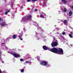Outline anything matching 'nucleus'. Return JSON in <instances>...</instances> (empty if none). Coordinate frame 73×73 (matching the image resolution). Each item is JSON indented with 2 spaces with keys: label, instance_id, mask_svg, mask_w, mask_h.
Masks as SVG:
<instances>
[{
  "label": "nucleus",
  "instance_id": "nucleus-39",
  "mask_svg": "<svg viewBox=\"0 0 73 73\" xmlns=\"http://www.w3.org/2000/svg\"><path fill=\"white\" fill-rule=\"evenodd\" d=\"M37 28H38V29H40V27H37Z\"/></svg>",
  "mask_w": 73,
  "mask_h": 73
},
{
  "label": "nucleus",
  "instance_id": "nucleus-1",
  "mask_svg": "<svg viewBox=\"0 0 73 73\" xmlns=\"http://www.w3.org/2000/svg\"><path fill=\"white\" fill-rule=\"evenodd\" d=\"M50 50L51 52H53L55 53H57V54L58 53V50L55 47H54V48H52V49L50 48Z\"/></svg>",
  "mask_w": 73,
  "mask_h": 73
},
{
  "label": "nucleus",
  "instance_id": "nucleus-24",
  "mask_svg": "<svg viewBox=\"0 0 73 73\" xmlns=\"http://www.w3.org/2000/svg\"><path fill=\"white\" fill-rule=\"evenodd\" d=\"M3 73H7L6 72V71L4 70L3 71Z\"/></svg>",
  "mask_w": 73,
  "mask_h": 73
},
{
  "label": "nucleus",
  "instance_id": "nucleus-31",
  "mask_svg": "<svg viewBox=\"0 0 73 73\" xmlns=\"http://www.w3.org/2000/svg\"><path fill=\"white\" fill-rule=\"evenodd\" d=\"M31 1V0H28L27 1V2H29Z\"/></svg>",
  "mask_w": 73,
  "mask_h": 73
},
{
  "label": "nucleus",
  "instance_id": "nucleus-14",
  "mask_svg": "<svg viewBox=\"0 0 73 73\" xmlns=\"http://www.w3.org/2000/svg\"><path fill=\"white\" fill-rule=\"evenodd\" d=\"M26 19H25V18H22L23 20L21 21H27V20H26Z\"/></svg>",
  "mask_w": 73,
  "mask_h": 73
},
{
  "label": "nucleus",
  "instance_id": "nucleus-5",
  "mask_svg": "<svg viewBox=\"0 0 73 73\" xmlns=\"http://www.w3.org/2000/svg\"><path fill=\"white\" fill-rule=\"evenodd\" d=\"M40 64L42 65H44V66H46L47 65V63L46 62V61H43L40 62Z\"/></svg>",
  "mask_w": 73,
  "mask_h": 73
},
{
  "label": "nucleus",
  "instance_id": "nucleus-38",
  "mask_svg": "<svg viewBox=\"0 0 73 73\" xmlns=\"http://www.w3.org/2000/svg\"><path fill=\"white\" fill-rule=\"evenodd\" d=\"M34 23L35 24H37V22H35Z\"/></svg>",
  "mask_w": 73,
  "mask_h": 73
},
{
  "label": "nucleus",
  "instance_id": "nucleus-43",
  "mask_svg": "<svg viewBox=\"0 0 73 73\" xmlns=\"http://www.w3.org/2000/svg\"><path fill=\"white\" fill-rule=\"evenodd\" d=\"M1 62L3 63H4V62H3V61H2Z\"/></svg>",
  "mask_w": 73,
  "mask_h": 73
},
{
  "label": "nucleus",
  "instance_id": "nucleus-49",
  "mask_svg": "<svg viewBox=\"0 0 73 73\" xmlns=\"http://www.w3.org/2000/svg\"><path fill=\"white\" fill-rule=\"evenodd\" d=\"M64 31H65V29H64Z\"/></svg>",
  "mask_w": 73,
  "mask_h": 73
},
{
  "label": "nucleus",
  "instance_id": "nucleus-16",
  "mask_svg": "<svg viewBox=\"0 0 73 73\" xmlns=\"http://www.w3.org/2000/svg\"><path fill=\"white\" fill-rule=\"evenodd\" d=\"M13 38H14V39L16 38V35H13Z\"/></svg>",
  "mask_w": 73,
  "mask_h": 73
},
{
  "label": "nucleus",
  "instance_id": "nucleus-7",
  "mask_svg": "<svg viewBox=\"0 0 73 73\" xmlns=\"http://www.w3.org/2000/svg\"><path fill=\"white\" fill-rule=\"evenodd\" d=\"M40 17L42 18H46V14L44 13H43L40 16Z\"/></svg>",
  "mask_w": 73,
  "mask_h": 73
},
{
  "label": "nucleus",
  "instance_id": "nucleus-2",
  "mask_svg": "<svg viewBox=\"0 0 73 73\" xmlns=\"http://www.w3.org/2000/svg\"><path fill=\"white\" fill-rule=\"evenodd\" d=\"M8 53H10V54H12V55H13L14 56V57H16V58L17 57H20V55L19 54L13 53L12 52H8Z\"/></svg>",
  "mask_w": 73,
  "mask_h": 73
},
{
  "label": "nucleus",
  "instance_id": "nucleus-50",
  "mask_svg": "<svg viewBox=\"0 0 73 73\" xmlns=\"http://www.w3.org/2000/svg\"><path fill=\"white\" fill-rule=\"evenodd\" d=\"M2 44H4V43H2Z\"/></svg>",
  "mask_w": 73,
  "mask_h": 73
},
{
  "label": "nucleus",
  "instance_id": "nucleus-53",
  "mask_svg": "<svg viewBox=\"0 0 73 73\" xmlns=\"http://www.w3.org/2000/svg\"><path fill=\"white\" fill-rule=\"evenodd\" d=\"M20 30H19V31H20Z\"/></svg>",
  "mask_w": 73,
  "mask_h": 73
},
{
  "label": "nucleus",
  "instance_id": "nucleus-8",
  "mask_svg": "<svg viewBox=\"0 0 73 73\" xmlns=\"http://www.w3.org/2000/svg\"><path fill=\"white\" fill-rule=\"evenodd\" d=\"M0 25H1L2 26L4 27V26H5L7 25V24L5 23V22H3L2 23H0Z\"/></svg>",
  "mask_w": 73,
  "mask_h": 73
},
{
  "label": "nucleus",
  "instance_id": "nucleus-6",
  "mask_svg": "<svg viewBox=\"0 0 73 73\" xmlns=\"http://www.w3.org/2000/svg\"><path fill=\"white\" fill-rule=\"evenodd\" d=\"M43 49L45 50H50V48L49 47H47L46 46H43Z\"/></svg>",
  "mask_w": 73,
  "mask_h": 73
},
{
  "label": "nucleus",
  "instance_id": "nucleus-52",
  "mask_svg": "<svg viewBox=\"0 0 73 73\" xmlns=\"http://www.w3.org/2000/svg\"><path fill=\"white\" fill-rule=\"evenodd\" d=\"M0 60H1V59H0Z\"/></svg>",
  "mask_w": 73,
  "mask_h": 73
},
{
  "label": "nucleus",
  "instance_id": "nucleus-33",
  "mask_svg": "<svg viewBox=\"0 0 73 73\" xmlns=\"http://www.w3.org/2000/svg\"><path fill=\"white\" fill-rule=\"evenodd\" d=\"M56 34H57V35H58L60 34V33H59L57 32L56 33Z\"/></svg>",
  "mask_w": 73,
  "mask_h": 73
},
{
  "label": "nucleus",
  "instance_id": "nucleus-45",
  "mask_svg": "<svg viewBox=\"0 0 73 73\" xmlns=\"http://www.w3.org/2000/svg\"><path fill=\"white\" fill-rule=\"evenodd\" d=\"M23 29V30H24V31H25V29H24H24Z\"/></svg>",
  "mask_w": 73,
  "mask_h": 73
},
{
  "label": "nucleus",
  "instance_id": "nucleus-40",
  "mask_svg": "<svg viewBox=\"0 0 73 73\" xmlns=\"http://www.w3.org/2000/svg\"><path fill=\"white\" fill-rule=\"evenodd\" d=\"M29 62L30 64H31L32 63V62L31 61H30Z\"/></svg>",
  "mask_w": 73,
  "mask_h": 73
},
{
  "label": "nucleus",
  "instance_id": "nucleus-30",
  "mask_svg": "<svg viewBox=\"0 0 73 73\" xmlns=\"http://www.w3.org/2000/svg\"><path fill=\"white\" fill-rule=\"evenodd\" d=\"M23 8V6H21V7H20V9H21Z\"/></svg>",
  "mask_w": 73,
  "mask_h": 73
},
{
  "label": "nucleus",
  "instance_id": "nucleus-28",
  "mask_svg": "<svg viewBox=\"0 0 73 73\" xmlns=\"http://www.w3.org/2000/svg\"><path fill=\"white\" fill-rule=\"evenodd\" d=\"M2 73V71H1V69L0 68V73Z\"/></svg>",
  "mask_w": 73,
  "mask_h": 73
},
{
  "label": "nucleus",
  "instance_id": "nucleus-12",
  "mask_svg": "<svg viewBox=\"0 0 73 73\" xmlns=\"http://www.w3.org/2000/svg\"><path fill=\"white\" fill-rule=\"evenodd\" d=\"M27 18L28 19H29L32 18V16L31 15H29L28 16Z\"/></svg>",
  "mask_w": 73,
  "mask_h": 73
},
{
  "label": "nucleus",
  "instance_id": "nucleus-9",
  "mask_svg": "<svg viewBox=\"0 0 73 73\" xmlns=\"http://www.w3.org/2000/svg\"><path fill=\"white\" fill-rule=\"evenodd\" d=\"M63 23L66 25H67V21L66 20H64L63 21Z\"/></svg>",
  "mask_w": 73,
  "mask_h": 73
},
{
  "label": "nucleus",
  "instance_id": "nucleus-36",
  "mask_svg": "<svg viewBox=\"0 0 73 73\" xmlns=\"http://www.w3.org/2000/svg\"><path fill=\"white\" fill-rule=\"evenodd\" d=\"M37 10L36 9H35V11H36V12H37Z\"/></svg>",
  "mask_w": 73,
  "mask_h": 73
},
{
  "label": "nucleus",
  "instance_id": "nucleus-46",
  "mask_svg": "<svg viewBox=\"0 0 73 73\" xmlns=\"http://www.w3.org/2000/svg\"><path fill=\"white\" fill-rule=\"evenodd\" d=\"M71 7H72V8H73V6H71Z\"/></svg>",
  "mask_w": 73,
  "mask_h": 73
},
{
  "label": "nucleus",
  "instance_id": "nucleus-10",
  "mask_svg": "<svg viewBox=\"0 0 73 73\" xmlns=\"http://www.w3.org/2000/svg\"><path fill=\"white\" fill-rule=\"evenodd\" d=\"M63 12H66V11H67V9L65 7H64L63 9Z\"/></svg>",
  "mask_w": 73,
  "mask_h": 73
},
{
  "label": "nucleus",
  "instance_id": "nucleus-18",
  "mask_svg": "<svg viewBox=\"0 0 73 73\" xmlns=\"http://www.w3.org/2000/svg\"><path fill=\"white\" fill-rule=\"evenodd\" d=\"M18 37H19V38H20V37H21H21H22V35L21 34H20V35H19L18 36Z\"/></svg>",
  "mask_w": 73,
  "mask_h": 73
},
{
  "label": "nucleus",
  "instance_id": "nucleus-23",
  "mask_svg": "<svg viewBox=\"0 0 73 73\" xmlns=\"http://www.w3.org/2000/svg\"><path fill=\"white\" fill-rule=\"evenodd\" d=\"M37 0H31V1H37Z\"/></svg>",
  "mask_w": 73,
  "mask_h": 73
},
{
  "label": "nucleus",
  "instance_id": "nucleus-32",
  "mask_svg": "<svg viewBox=\"0 0 73 73\" xmlns=\"http://www.w3.org/2000/svg\"><path fill=\"white\" fill-rule=\"evenodd\" d=\"M69 28H70L71 29H72V27H71L69 26Z\"/></svg>",
  "mask_w": 73,
  "mask_h": 73
},
{
  "label": "nucleus",
  "instance_id": "nucleus-21",
  "mask_svg": "<svg viewBox=\"0 0 73 73\" xmlns=\"http://www.w3.org/2000/svg\"><path fill=\"white\" fill-rule=\"evenodd\" d=\"M69 36H70V37L71 38H72V35L70 34H69Z\"/></svg>",
  "mask_w": 73,
  "mask_h": 73
},
{
  "label": "nucleus",
  "instance_id": "nucleus-26",
  "mask_svg": "<svg viewBox=\"0 0 73 73\" xmlns=\"http://www.w3.org/2000/svg\"><path fill=\"white\" fill-rule=\"evenodd\" d=\"M62 35H65V32H64L62 33Z\"/></svg>",
  "mask_w": 73,
  "mask_h": 73
},
{
  "label": "nucleus",
  "instance_id": "nucleus-25",
  "mask_svg": "<svg viewBox=\"0 0 73 73\" xmlns=\"http://www.w3.org/2000/svg\"><path fill=\"white\" fill-rule=\"evenodd\" d=\"M25 62H26V63H27V64H28V63H29V61H26Z\"/></svg>",
  "mask_w": 73,
  "mask_h": 73
},
{
  "label": "nucleus",
  "instance_id": "nucleus-20",
  "mask_svg": "<svg viewBox=\"0 0 73 73\" xmlns=\"http://www.w3.org/2000/svg\"><path fill=\"white\" fill-rule=\"evenodd\" d=\"M24 69H23L21 70V72L22 73L24 72Z\"/></svg>",
  "mask_w": 73,
  "mask_h": 73
},
{
  "label": "nucleus",
  "instance_id": "nucleus-44",
  "mask_svg": "<svg viewBox=\"0 0 73 73\" xmlns=\"http://www.w3.org/2000/svg\"><path fill=\"white\" fill-rule=\"evenodd\" d=\"M1 17H0V21H1Z\"/></svg>",
  "mask_w": 73,
  "mask_h": 73
},
{
  "label": "nucleus",
  "instance_id": "nucleus-15",
  "mask_svg": "<svg viewBox=\"0 0 73 73\" xmlns=\"http://www.w3.org/2000/svg\"><path fill=\"white\" fill-rule=\"evenodd\" d=\"M46 3V1H44L43 2L44 6H45V4Z\"/></svg>",
  "mask_w": 73,
  "mask_h": 73
},
{
  "label": "nucleus",
  "instance_id": "nucleus-37",
  "mask_svg": "<svg viewBox=\"0 0 73 73\" xmlns=\"http://www.w3.org/2000/svg\"><path fill=\"white\" fill-rule=\"evenodd\" d=\"M71 35H73V33H72V32H71Z\"/></svg>",
  "mask_w": 73,
  "mask_h": 73
},
{
  "label": "nucleus",
  "instance_id": "nucleus-41",
  "mask_svg": "<svg viewBox=\"0 0 73 73\" xmlns=\"http://www.w3.org/2000/svg\"><path fill=\"white\" fill-rule=\"evenodd\" d=\"M39 39H40V38H38L37 40H39Z\"/></svg>",
  "mask_w": 73,
  "mask_h": 73
},
{
  "label": "nucleus",
  "instance_id": "nucleus-27",
  "mask_svg": "<svg viewBox=\"0 0 73 73\" xmlns=\"http://www.w3.org/2000/svg\"><path fill=\"white\" fill-rule=\"evenodd\" d=\"M21 61H23V59H21L20 60Z\"/></svg>",
  "mask_w": 73,
  "mask_h": 73
},
{
  "label": "nucleus",
  "instance_id": "nucleus-47",
  "mask_svg": "<svg viewBox=\"0 0 73 73\" xmlns=\"http://www.w3.org/2000/svg\"><path fill=\"white\" fill-rule=\"evenodd\" d=\"M58 12H59V13H60V11H59Z\"/></svg>",
  "mask_w": 73,
  "mask_h": 73
},
{
  "label": "nucleus",
  "instance_id": "nucleus-3",
  "mask_svg": "<svg viewBox=\"0 0 73 73\" xmlns=\"http://www.w3.org/2000/svg\"><path fill=\"white\" fill-rule=\"evenodd\" d=\"M58 44V43L57 42H53L51 43V46L52 47H54V46H56Z\"/></svg>",
  "mask_w": 73,
  "mask_h": 73
},
{
  "label": "nucleus",
  "instance_id": "nucleus-13",
  "mask_svg": "<svg viewBox=\"0 0 73 73\" xmlns=\"http://www.w3.org/2000/svg\"><path fill=\"white\" fill-rule=\"evenodd\" d=\"M62 3H64V4H66L67 2L65 0H62Z\"/></svg>",
  "mask_w": 73,
  "mask_h": 73
},
{
  "label": "nucleus",
  "instance_id": "nucleus-22",
  "mask_svg": "<svg viewBox=\"0 0 73 73\" xmlns=\"http://www.w3.org/2000/svg\"><path fill=\"white\" fill-rule=\"evenodd\" d=\"M37 59L38 60L39 59H40V57L38 56H37Z\"/></svg>",
  "mask_w": 73,
  "mask_h": 73
},
{
  "label": "nucleus",
  "instance_id": "nucleus-48",
  "mask_svg": "<svg viewBox=\"0 0 73 73\" xmlns=\"http://www.w3.org/2000/svg\"><path fill=\"white\" fill-rule=\"evenodd\" d=\"M55 27H56V25H55Z\"/></svg>",
  "mask_w": 73,
  "mask_h": 73
},
{
  "label": "nucleus",
  "instance_id": "nucleus-29",
  "mask_svg": "<svg viewBox=\"0 0 73 73\" xmlns=\"http://www.w3.org/2000/svg\"><path fill=\"white\" fill-rule=\"evenodd\" d=\"M56 30H59V29H58V28H56Z\"/></svg>",
  "mask_w": 73,
  "mask_h": 73
},
{
  "label": "nucleus",
  "instance_id": "nucleus-19",
  "mask_svg": "<svg viewBox=\"0 0 73 73\" xmlns=\"http://www.w3.org/2000/svg\"><path fill=\"white\" fill-rule=\"evenodd\" d=\"M9 11H8L5 12V15H7V13H8V12H9Z\"/></svg>",
  "mask_w": 73,
  "mask_h": 73
},
{
  "label": "nucleus",
  "instance_id": "nucleus-35",
  "mask_svg": "<svg viewBox=\"0 0 73 73\" xmlns=\"http://www.w3.org/2000/svg\"><path fill=\"white\" fill-rule=\"evenodd\" d=\"M19 39H21V40H23V38H19Z\"/></svg>",
  "mask_w": 73,
  "mask_h": 73
},
{
  "label": "nucleus",
  "instance_id": "nucleus-17",
  "mask_svg": "<svg viewBox=\"0 0 73 73\" xmlns=\"http://www.w3.org/2000/svg\"><path fill=\"white\" fill-rule=\"evenodd\" d=\"M3 48L4 49H8V48H7L6 46H5Z\"/></svg>",
  "mask_w": 73,
  "mask_h": 73
},
{
  "label": "nucleus",
  "instance_id": "nucleus-34",
  "mask_svg": "<svg viewBox=\"0 0 73 73\" xmlns=\"http://www.w3.org/2000/svg\"><path fill=\"white\" fill-rule=\"evenodd\" d=\"M35 25L36 27H38V25Z\"/></svg>",
  "mask_w": 73,
  "mask_h": 73
},
{
  "label": "nucleus",
  "instance_id": "nucleus-42",
  "mask_svg": "<svg viewBox=\"0 0 73 73\" xmlns=\"http://www.w3.org/2000/svg\"><path fill=\"white\" fill-rule=\"evenodd\" d=\"M59 21H62V20H59Z\"/></svg>",
  "mask_w": 73,
  "mask_h": 73
},
{
  "label": "nucleus",
  "instance_id": "nucleus-51",
  "mask_svg": "<svg viewBox=\"0 0 73 73\" xmlns=\"http://www.w3.org/2000/svg\"><path fill=\"white\" fill-rule=\"evenodd\" d=\"M56 41H57V40H56Z\"/></svg>",
  "mask_w": 73,
  "mask_h": 73
},
{
  "label": "nucleus",
  "instance_id": "nucleus-4",
  "mask_svg": "<svg viewBox=\"0 0 73 73\" xmlns=\"http://www.w3.org/2000/svg\"><path fill=\"white\" fill-rule=\"evenodd\" d=\"M63 50L61 48H59V51H58V53L57 54H64V53Z\"/></svg>",
  "mask_w": 73,
  "mask_h": 73
},
{
  "label": "nucleus",
  "instance_id": "nucleus-11",
  "mask_svg": "<svg viewBox=\"0 0 73 73\" xmlns=\"http://www.w3.org/2000/svg\"><path fill=\"white\" fill-rule=\"evenodd\" d=\"M69 16H71L72 15V11H70L69 12Z\"/></svg>",
  "mask_w": 73,
  "mask_h": 73
}]
</instances>
